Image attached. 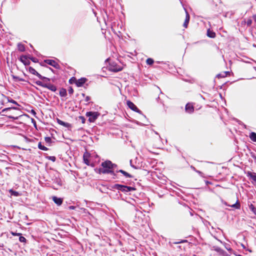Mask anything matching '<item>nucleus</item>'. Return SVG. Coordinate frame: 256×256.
<instances>
[{"label": "nucleus", "instance_id": "f257e3e1", "mask_svg": "<svg viewBox=\"0 0 256 256\" xmlns=\"http://www.w3.org/2000/svg\"><path fill=\"white\" fill-rule=\"evenodd\" d=\"M3 115L13 120L20 119L23 120L24 118H28L26 114H22V112L17 107L6 108L2 110Z\"/></svg>", "mask_w": 256, "mask_h": 256}, {"label": "nucleus", "instance_id": "f03ea898", "mask_svg": "<svg viewBox=\"0 0 256 256\" xmlns=\"http://www.w3.org/2000/svg\"><path fill=\"white\" fill-rule=\"evenodd\" d=\"M102 168L98 169V173L106 174H110L113 176V178H115L116 174L114 172V169L116 167V164L112 163L110 160H107L101 164Z\"/></svg>", "mask_w": 256, "mask_h": 256}, {"label": "nucleus", "instance_id": "7ed1b4c3", "mask_svg": "<svg viewBox=\"0 0 256 256\" xmlns=\"http://www.w3.org/2000/svg\"><path fill=\"white\" fill-rule=\"evenodd\" d=\"M112 188L120 190L124 193H126L131 191H134L136 190V188L134 187L126 186L120 184H115L112 186Z\"/></svg>", "mask_w": 256, "mask_h": 256}, {"label": "nucleus", "instance_id": "20e7f679", "mask_svg": "<svg viewBox=\"0 0 256 256\" xmlns=\"http://www.w3.org/2000/svg\"><path fill=\"white\" fill-rule=\"evenodd\" d=\"M8 102H11L14 104H15L16 106H20L18 103L14 100L10 98L9 97L6 96L4 95H2V97L0 98V104L2 105L5 106Z\"/></svg>", "mask_w": 256, "mask_h": 256}, {"label": "nucleus", "instance_id": "39448f33", "mask_svg": "<svg viewBox=\"0 0 256 256\" xmlns=\"http://www.w3.org/2000/svg\"><path fill=\"white\" fill-rule=\"evenodd\" d=\"M87 117H88V121L90 122H94L98 118L100 114L98 112H89L86 114Z\"/></svg>", "mask_w": 256, "mask_h": 256}, {"label": "nucleus", "instance_id": "423d86ee", "mask_svg": "<svg viewBox=\"0 0 256 256\" xmlns=\"http://www.w3.org/2000/svg\"><path fill=\"white\" fill-rule=\"evenodd\" d=\"M44 62L50 66H52L58 69L60 68V66L54 60L48 59L44 60Z\"/></svg>", "mask_w": 256, "mask_h": 256}, {"label": "nucleus", "instance_id": "0eeeda50", "mask_svg": "<svg viewBox=\"0 0 256 256\" xmlns=\"http://www.w3.org/2000/svg\"><path fill=\"white\" fill-rule=\"evenodd\" d=\"M28 72L30 74L36 76L39 78L41 80H44V78H46L44 76H42L41 74L38 72L36 70L32 67L30 66L28 68Z\"/></svg>", "mask_w": 256, "mask_h": 256}, {"label": "nucleus", "instance_id": "6e6552de", "mask_svg": "<svg viewBox=\"0 0 256 256\" xmlns=\"http://www.w3.org/2000/svg\"><path fill=\"white\" fill-rule=\"evenodd\" d=\"M246 176L252 180V182L256 185V173L248 171L246 173Z\"/></svg>", "mask_w": 256, "mask_h": 256}, {"label": "nucleus", "instance_id": "1a4fd4ad", "mask_svg": "<svg viewBox=\"0 0 256 256\" xmlns=\"http://www.w3.org/2000/svg\"><path fill=\"white\" fill-rule=\"evenodd\" d=\"M127 106H128L134 112H139L140 110L139 109L137 108V106L131 101L128 100L126 102Z\"/></svg>", "mask_w": 256, "mask_h": 256}, {"label": "nucleus", "instance_id": "9d476101", "mask_svg": "<svg viewBox=\"0 0 256 256\" xmlns=\"http://www.w3.org/2000/svg\"><path fill=\"white\" fill-rule=\"evenodd\" d=\"M122 68L116 64H112L110 65V70L113 72H118L122 70Z\"/></svg>", "mask_w": 256, "mask_h": 256}, {"label": "nucleus", "instance_id": "9b49d317", "mask_svg": "<svg viewBox=\"0 0 256 256\" xmlns=\"http://www.w3.org/2000/svg\"><path fill=\"white\" fill-rule=\"evenodd\" d=\"M20 60L22 62L25 66H28L30 64V59L26 56H22L20 58Z\"/></svg>", "mask_w": 256, "mask_h": 256}, {"label": "nucleus", "instance_id": "f8f14e48", "mask_svg": "<svg viewBox=\"0 0 256 256\" xmlns=\"http://www.w3.org/2000/svg\"><path fill=\"white\" fill-rule=\"evenodd\" d=\"M90 157V154L88 152H86L83 154L84 162L87 166L90 165V161H89Z\"/></svg>", "mask_w": 256, "mask_h": 256}, {"label": "nucleus", "instance_id": "ddd939ff", "mask_svg": "<svg viewBox=\"0 0 256 256\" xmlns=\"http://www.w3.org/2000/svg\"><path fill=\"white\" fill-rule=\"evenodd\" d=\"M44 88H47L54 92H56L57 90L56 86L48 82H46Z\"/></svg>", "mask_w": 256, "mask_h": 256}, {"label": "nucleus", "instance_id": "4468645a", "mask_svg": "<svg viewBox=\"0 0 256 256\" xmlns=\"http://www.w3.org/2000/svg\"><path fill=\"white\" fill-rule=\"evenodd\" d=\"M86 81L87 79L86 78H82L76 80V86L78 87L82 86Z\"/></svg>", "mask_w": 256, "mask_h": 256}, {"label": "nucleus", "instance_id": "2eb2a0df", "mask_svg": "<svg viewBox=\"0 0 256 256\" xmlns=\"http://www.w3.org/2000/svg\"><path fill=\"white\" fill-rule=\"evenodd\" d=\"M186 111L188 113H192L194 111V108L192 104L188 103L185 108Z\"/></svg>", "mask_w": 256, "mask_h": 256}, {"label": "nucleus", "instance_id": "dca6fc26", "mask_svg": "<svg viewBox=\"0 0 256 256\" xmlns=\"http://www.w3.org/2000/svg\"><path fill=\"white\" fill-rule=\"evenodd\" d=\"M186 18H185V20L183 24V26L185 28H188V24L189 23V21H190V16L188 12L186 10Z\"/></svg>", "mask_w": 256, "mask_h": 256}, {"label": "nucleus", "instance_id": "f3484780", "mask_svg": "<svg viewBox=\"0 0 256 256\" xmlns=\"http://www.w3.org/2000/svg\"><path fill=\"white\" fill-rule=\"evenodd\" d=\"M52 200L58 206H60L63 202V200L62 198H58L56 196H54L52 197Z\"/></svg>", "mask_w": 256, "mask_h": 256}, {"label": "nucleus", "instance_id": "a211bd4d", "mask_svg": "<svg viewBox=\"0 0 256 256\" xmlns=\"http://www.w3.org/2000/svg\"><path fill=\"white\" fill-rule=\"evenodd\" d=\"M57 122L59 124L62 126L67 128H70L71 126L70 124H69L68 122H64L62 120L60 119H58V118L57 119Z\"/></svg>", "mask_w": 256, "mask_h": 256}, {"label": "nucleus", "instance_id": "6ab92c4d", "mask_svg": "<svg viewBox=\"0 0 256 256\" xmlns=\"http://www.w3.org/2000/svg\"><path fill=\"white\" fill-rule=\"evenodd\" d=\"M206 35L208 37L210 38H215L216 36L215 32L210 30V28L207 30Z\"/></svg>", "mask_w": 256, "mask_h": 256}, {"label": "nucleus", "instance_id": "aec40b11", "mask_svg": "<svg viewBox=\"0 0 256 256\" xmlns=\"http://www.w3.org/2000/svg\"><path fill=\"white\" fill-rule=\"evenodd\" d=\"M226 205L228 206L234 208L236 209H240V203L239 202L238 200H236V202L234 204H226Z\"/></svg>", "mask_w": 256, "mask_h": 256}, {"label": "nucleus", "instance_id": "412c9836", "mask_svg": "<svg viewBox=\"0 0 256 256\" xmlns=\"http://www.w3.org/2000/svg\"><path fill=\"white\" fill-rule=\"evenodd\" d=\"M18 50L21 52H24L26 50L24 45L21 43H18Z\"/></svg>", "mask_w": 256, "mask_h": 256}, {"label": "nucleus", "instance_id": "4be33fe9", "mask_svg": "<svg viewBox=\"0 0 256 256\" xmlns=\"http://www.w3.org/2000/svg\"><path fill=\"white\" fill-rule=\"evenodd\" d=\"M116 172H120L122 173L126 178H132V175H130V174H129L127 172H125L124 170H120L117 171Z\"/></svg>", "mask_w": 256, "mask_h": 256}, {"label": "nucleus", "instance_id": "5701e85b", "mask_svg": "<svg viewBox=\"0 0 256 256\" xmlns=\"http://www.w3.org/2000/svg\"><path fill=\"white\" fill-rule=\"evenodd\" d=\"M66 90L64 88H61L60 90V95L62 97H64L66 96Z\"/></svg>", "mask_w": 256, "mask_h": 256}, {"label": "nucleus", "instance_id": "b1692460", "mask_svg": "<svg viewBox=\"0 0 256 256\" xmlns=\"http://www.w3.org/2000/svg\"><path fill=\"white\" fill-rule=\"evenodd\" d=\"M250 138L252 141L256 142V133L252 132L250 134Z\"/></svg>", "mask_w": 256, "mask_h": 256}, {"label": "nucleus", "instance_id": "393cba45", "mask_svg": "<svg viewBox=\"0 0 256 256\" xmlns=\"http://www.w3.org/2000/svg\"><path fill=\"white\" fill-rule=\"evenodd\" d=\"M38 148L39 149H40L41 150H42L46 151V150H48V148L44 146H42V142H40L38 144Z\"/></svg>", "mask_w": 256, "mask_h": 256}, {"label": "nucleus", "instance_id": "a878e982", "mask_svg": "<svg viewBox=\"0 0 256 256\" xmlns=\"http://www.w3.org/2000/svg\"><path fill=\"white\" fill-rule=\"evenodd\" d=\"M9 192L12 196H18L20 195L18 192L14 191L12 189L10 190Z\"/></svg>", "mask_w": 256, "mask_h": 256}, {"label": "nucleus", "instance_id": "bb28decb", "mask_svg": "<svg viewBox=\"0 0 256 256\" xmlns=\"http://www.w3.org/2000/svg\"><path fill=\"white\" fill-rule=\"evenodd\" d=\"M12 77L13 78V79L14 80L15 82H18V81H22V82H24V80L22 78H20L18 76H14V75H12Z\"/></svg>", "mask_w": 256, "mask_h": 256}, {"label": "nucleus", "instance_id": "cd10ccee", "mask_svg": "<svg viewBox=\"0 0 256 256\" xmlns=\"http://www.w3.org/2000/svg\"><path fill=\"white\" fill-rule=\"evenodd\" d=\"M76 78L75 77L73 76L69 80V83L70 84H76Z\"/></svg>", "mask_w": 256, "mask_h": 256}, {"label": "nucleus", "instance_id": "c85d7f7f", "mask_svg": "<svg viewBox=\"0 0 256 256\" xmlns=\"http://www.w3.org/2000/svg\"><path fill=\"white\" fill-rule=\"evenodd\" d=\"M249 208L250 210L254 212V214H256V208L252 204H250L249 206Z\"/></svg>", "mask_w": 256, "mask_h": 256}, {"label": "nucleus", "instance_id": "c756f323", "mask_svg": "<svg viewBox=\"0 0 256 256\" xmlns=\"http://www.w3.org/2000/svg\"><path fill=\"white\" fill-rule=\"evenodd\" d=\"M154 60L151 58H148L146 60V63L148 65H152L154 64Z\"/></svg>", "mask_w": 256, "mask_h": 256}, {"label": "nucleus", "instance_id": "7c9ffc66", "mask_svg": "<svg viewBox=\"0 0 256 256\" xmlns=\"http://www.w3.org/2000/svg\"><path fill=\"white\" fill-rule=\"evenodd\" d=\"M35 83L38 85V86H41L43 88H44V86H45V84H46V82H43L41 81H40V80H38V81H36L35 82Z\"/></svg>", "mask_w": 256, "mask_h": 256}, {"label": "nucleus", "instance_id": "2f4dec72", "mask_svg": "<svg viewBox=\"0 0 256 256\" xmlns=\"http://www.w3.org/2000/svg\"><path fill=\"white\" fill-rule=\"evenodd\" d=\"M228 72H224L222 74H220L217 75L218 78H224L226 76Z\"/></svg>", "mask_w": 256, "mask_h": 256}, {"label": "nucleus", "instance_id": "473e14b6", "mask_svg": "<svg viewBox=\"0 0 256 256\" xmlns=\"http://www.w3.org/2000/svg\"><path fill=\"white\" fill-rule=\"evenodd\" d=\"M19 240L20 242L24 243H26V238L22 236V235H20L19 237Z\"/></svg>", "mask_w": 256, "mask_h": 256}, {"label": "nucleus", "instance_id": "72a5a7b5", "mask_svg": "<svg viewBox=\"0 0 256 256\" xmlns=\"http://www.w3.org/2000/svg\"><path fill=\"white\" fill-rule=\"evenodd\" d=\"M44 140L45 142L48 144H50L52 142V139L50 137H45Z\"/></svg>", "mask_w": 256, "mask_h": 256}, {"label": "nucleus", "instance_id": "f704fd0d", "mask_svg": "<svg viewBox=\"0 0 256 256\" xmlns=\"http://www.w3.org/2000/svg\"><path fill=\"white\" fill-rule=\"evenodd\" d=\"M10 234L14 236H20L22 235L21 233H17L14 232H10Z\"/></svg>", "mask_w": 256, "mask_h": 256}, {"label": "nucleus", "instance_id": "c9c22d12", "mask_svg": "<svg viewBox=\"0 0 256 256\" xmlns=\"http://www.w3.org/2000/svg\"><path fill=\"white\" fill-rule=\"evenodd\" d=\"M68 92L70 94H72L74 93V90L72 87L70 86L68 88Z\"/></svg>", "mask_w": 256, "mask_h": 256}, {"label": "nucleus", "instance_id": "e433bc0d", "mask_svg": "<svg viewBox=\"0 0 256 256\" xmlns=\"http://www.w3.org/2000/svg\"><path fill=\"white\" fill-rule=\"evenodd\" d=\"M79 119L81 120L82 121V124H84L85 123V121H86V120H85V118H84V116H80L78 117Z\"/></svg>", "mask_w": 256, "mask_h": 256}, {"label": "nucleus", "instance_id": "4c0bfd02", "mask_svg": "<svg viewBox=\"0 0 256 256\" xmlns=\"http://www.w3.org/2000/svg\"><path fill=\"white\" fill-rule=\"evenodd\" d=\"M252 24V20L250 19H248L246 22V24L248 26H250Z\"/></svg>", "mask_w": 256, "mask_h": 256}, {"label": "nucleus", "instance_id": "58836bf2", "mask_svg": "<svg viewBox=\"0 0 256 256\" xmlns=\"http://www.w3.org/2000/svg\"><path fill=\"white\" fill-rule=\"evenodd\" d=\"M29 59H30L34 62H36L38 61L37 58L34 57L30 58Z\"/></svg>", "mask_w": 256, "mask_h": 256}, {"label": "nucleus", "instance_id": "ea45409f", "mask_svg": "<svg viewBox=\"0 0 256 256\" xmlns=\"http://www.w3.org/2000/svg\"><path fill=\"white\" fill-rule=\"evenodd\" d=\"M90 99V98L89 96H86L85 98V101L86 102H88Z\"/></svg>", "mask_w": 256, "mask_h": 256}, {"label": "nucleus", "instance_id": "a19ab883", "mask_svg": "<svg viewBox=\"0 0 256 256\" xmlns=\"http://www.w3.org/2000/svg\"><path fill=\"white\" fill-rule=\"evenodd\" d=\"M46 78H44V80H42L45 82H48L50 81V79L49 78L45 77Z\"/></svg>", "mask_w": 256, "mask_h": 256}, {"label": "nucleus", "instance_id": "79ce46f5", "mask_svg": "<svg viewBox=\"0 0 256 256\" xmlns=\"http://www.w3.org/2000/svg\"><path fill=\"white\" fill-rule=\"evenodd\" d=\"M50 159L53 162L56 160V158L54 156H50Z\"/></svg>", "mask_w": 256, "mask_h": 256}, {"label": "nucleus", "instance_id": "37998d69", "mask_svg": "<svg viewBox=\"0 0 256 256\" xmlns=\"http://www.w3.org/2000/svg\"><path fill=\"white\" fill-rule=\"evenodd\" d=\"M75 208H76V207L73 206H71L68 207L69 210H74Z\"/></svg>", "mask_w": 256, "mask_h": 256}, {"label": "nucleus", "instance_id": "c03bdc74", "mask_svg": "<svg viewBox=\"0 0 256 256\" xmlns=\"http://www.w3.org/2000/svg\"><path fill=\"white\" fill-rule=\"evenodd\" d=\"M252 18H253L254 22H256V14L253 15Z\"/></svg>", "mask_w": 256, "mask_h": 256}, {"label": "nucleus", "instance_id": "a18cd8bd", "mask_svg": "<svg viewBox=\"0 0 256 256\" xmlns=\"http://www.w3.org/2000/svg\"><path fill=\"white\" fill-rule=\"evenodd\" d=\"M89 166H91L92 167H94V164L93 163H92V164L90 163V165Z\"/></svg>", "mask_w": 256, "mask_h": 256}, {"label": "nucleus", "instance_id": "49530a36", "mask_svg": "<svg viewBox=\"0 0 256 256\" xmlns=\"http://www.w3.org/2000/svg\"><path fill=\"white\" fill-rule=\"evenodd\" d=\"M32 122H34V124L36 126V121L34 120V118H32Z\"/></svg>", "mask_w": 256, "mask_h": 256}, {"label": "nucleus", "instance_id": "de8ad7c7", "mask_svg": "<svg viewBox=\"0 0 256 256\" xmlns=\"http://www.w3.org/2000/svg\"><path fill=\"white\" fill-rule=\"evenodd\" d=\"M32 113L34 114H36V112H35V111L34 110H32Z\"/></svg>", "mask_w": 256, "mask_h": 256}, {"label": "nucleus", "instance_id": "09e8293b", "mask_svg": "<svg viewBox=\"0 0 256 256\" xmlns=\"http://www.w3.org/2000/svg\"><path fill=\"white\" fill-rule=\"evenodd\" d=\"M186 242V240H184L182 242Z\"/></svg>", "mask_w": 256, "mask_h": 256}, {"label": "nucleus", "instance_id": "8fccbe9b", "mask_svg": "<svg viewBox=\"0 0 256 256\" xmlns=\"http://www.w3.org/2000/svg\"><path fill=\"white\" fill-rule=\"evenodd\" d=\"M179 243H180V242H176V244H179Z\"/></svg>", "mask_w": 256, "mask_h": 256}]
</instances>
